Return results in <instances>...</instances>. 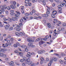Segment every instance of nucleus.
I'll list each match as a JSON object with an SVG mask.
<instances>
[{"instance_id": "nucleus-1", "label": "nucleus", "mask_w": 66, "mask_h": 66, "mask_svg": "<svg viewBox=\"0 0 66 66\" xmlns=\"http://www.w3.org/2000/svg\"><path fill=\"white\" fill-rule=\"evenodd\" d=\"M15 12L17 14H15V16L12 18L11 19L13 20V21H16V20H17V19L19 18V15H20V13L19 12L15 11Z\"/></svg>"}, {"instance_id": "nucleus-2", "label": "nucleus", "mask_w": 66, "mask_h": 66, "mask_svg": "<svg viewBox=\"0 0 66 66\" xmlns=\"http://www.w3.org/2000/svg\"><path fill=\"white\" fill-rule=\"evenodd\" d=\"M35 54V53L32 52V53L30 52L27 53V54L26 55V56L30 58L31 57V55H34Z\"/></svg>"}, {"instance_id": "nucleus-3", "label": "nucleus", "mask_w": 66, "mask_h": 66, "mask_svg": "<svg viewBox=\"0 0 66 66\" xmlns=\"http://www.w3.org/2000/svg\"><path fill=\"white\" fill-rule=\"evenodd\" d=\"M1 8L2 10V11L0 10V14H2V12H4L5 11V10H4V7L3 5H2L1 6Z\"/></svg>"}, {"instance_id": "nucleus-4", "label": "nucleus", "mask_w": 66, "mask_h": 66, "mask_svg": "<svg viewBox=\"0 0 66 66\" xmlns=\"http://www.w3.org/2000/svg\"><path fill=\"white\" fill-rule=\"evenodd\" d=\"M64 3H62L60 4V5H58L57 7L59 10H60V9H62V6H64Z\"/></svg>"}, {"instance_id": "nucleus-5", "label": "nucleus", "mask_w": 66, "mask_h": 66, "mask_svg": "<svg viewBox=\"0 0 66 66\" xmlns=\"http://www.w3.org/2000/svg\"><path fill=\"white\" fill-rule=\"evenodd\" d=\"M27 41L29 43H33L34 42V40H32V39L30 38H28Z\"/></svg>"}, {"instance_id": "nucleus-6", "label": "nucleus", "mask_w": 66, "mask_h": 66, "mask_svg": "<svg viewBox=\"0 0 66 66\" xmlns=\"http://www.w3.org/2000/svg\"><path fill=\"white\" fill-rule=\"evenodd\" d=\"M47 7V10L48 11H47L46 12V14H50V8L49 7H48V6H46Z\"/></svg>"}, {"instance_id": "nucleus-7", "label": "nucleus", "mask_w": 66, "mask_h": 66, "mask_svg": "<svg viewBox=\"0 0 66 66\" xmlns=\"http://www.w3.org/2000/svg\"><path fill=\"white\" fill-rule=\"evenodd\" d=\"M54 9H52L51 11L53 12V14L54 15H56L57 14V11L54 10Z\"/></svg>"}, {"instance_id": "nucleus-8", "label": "nucleus", "mask_w": 66, "mask_h": 66, "mask_svg": "<svg viewBox=\"0 0 66 66\" xmlns=\"http://www.w3.org/2000/svg\"><path fill=\"white\" fill-rule=\"evenodd\" d=\"M8 63L11 66H13V65L14 64V63L12 61H11L10 62H8Z\"/></svg>"}, {"instance_id": "nucleus-9", "label": "nucleus", "mask_w": 66, "mask_h": 66, "mask_svg": "<svg viewBox=\"0 0 66 66\" xmlns=\"http://www.w3.org/2000/svg\"><path fill=\"white\" fill-rule=\"evenodd\" d=\"M28 46H31V47H35V45H33L31 43H28Z\"/></svg>"}, {"instance_id": "nucleus-10", "label": "nucleus", "mask_w": 66, "mask_h": 66, "mask_svg": "<svg viewBox=\"0 0 66 66\" xmlns=\"http://www.w3.org/2000/svg\"><path fill=\"white\" fill-rule=\"evenodd\" d=\"M45 42H44L43 41H40L39 43V45L40 46V45H42V44H45Z\"/></svg>"}, {"instance_id": "nucleus-11", "label": "nucleus", "mask_w": 66, "mask_h": 66, "mask_svg": "<svg viewBox=\"0 0 66 66\" xmlns=\"http://www.w3.org/2000/svg\"><path fill=\"white\" fill-rule=\"evenodd\" d=\"M5 28V30H8V29L9 28V26L8 25H6L4 26Z\"/></svg>"}, {"instance_id": "nucleus-12", "label": "nucleus", "mask_w": 66, "mask_h": 66, "mask_svg": "<svg viewBox=\"0 0 66 66\" xmlns=\"http://www.w3.org/2000/svg\"><path fill=\"white\" fill-rule=\"evenodd\" d=\"M47 26L49 28H50L51 27V24L50 23H47Z\"/></svg>"}, {"instance_id": "nucleus-13", "label": "nucleus", "mask_w": 66, "mask_h": 66, "mask_svg": "<svg viewBox=\"0 0 66 66\" xmlns=\"http://www.w3.org/2000/svg\"><path fill=\"white\" fill-rule=\"evenodd\" d=\"M5 9H7L8 10H10L11 9V7L10 6H7V7H5L4 8Z\"/></svg>"}, {"instance_id": "nucleus-14", "label": "nucleus", "mask_w": 66, "mask_h": 66, "mask_svg": "<svg viewBox=\"0 0 66 66\" xmlns=\"http://www.w3.org/2000/svg\"><path fill=\"white\" fill-rule=\"evenodd\" d=\"M43 51H45L44 50L43 51H39L38 52V53L39 54H42L43 53Z\"/></svg>"}, {"instance_id": "nucleus-15", "label": "nucleus", "mask_w": 66, "mask_h": 66, "mask_svg": "<svg viewBox=\"0 0 66 66\" xmlns=\"http://www.w3.org/2000/svg\"><path fill=\"white\" fill-rule=\"evenodd\" d=\"M10 7L12 9H14L15 8H16V6L15 5L14 7L12 5H10Z\"/></svg>"}, {"instance_id": "nucleus-16", "label": "nucleus", "mask_w": 66, "mask_h": 66, "mask_svg": "<svg viewBox=\"0 0 66 66\" xmlns=\"http://www.w3.org/2000/svg\"><path fill=\"white\" fill-rule=\"evenodd\" d=\"M15 64L17 65H18V66H19V65H20V63H19L17 61H15Z\"/></svg>"}, {"instance_id": "nucleus-17", "label": "nucleus", "mask_w": 66, "mask_h": 66, "mask_svg": "<svg viewBox=\"0 0 66 66\" xmlns=\"http://www.w3.org/2000/svg\"><path fill=\"white\" fill-rule=\"evenodd\" d=\"M59 31H64V28H59Z\"/></svg>"}, {"instance_id": "nucleus-18", "label": "nucleus", "mask_w": 66, "mask_h": 66, "mask_svg": "<svg viewBox=\"0 0 66 66\" xmlns=\"http://www.w3.org/2000/svg\"><path fill=\"white\" fill-rule=\"evenodd\" d=\"M42 40V39L40 38L37 39L36 40V41H37V42H39V41H40V40L41 41Z\"/></svg>"}, {"instance_id": "nucleus-19", "label": "nucleus", "mask_w": 66, "mask_h": 66, "mask_svg": "<svg viewBox=\"0 0 66 66\" xmlns=\"http://www.w3.org/2000/svg\"><path fill=\"white\" fill-rule=\"evenodd\" d=\"M59 62H60V63L61 64H63V63H64V61H63L62 60H60L59 61Z\"/></svg>"}, {"instance_id": "nucleus-20", "label": "nucleus", "mask_w": 66, "mask_h": 66, "mask_svg": "<svg viewBox=\"0 0 66 66\" xmlns=\"http://www.w3.org/2000/svg\"><path fill=\"white\" fill-rule=\"evenodd\" d=\"M57 22V20L56 19H54L53 23H55L56 22Z\"/></svg>"}, {"instance_id": "nucleus-21", "label": "nucleus", "mask_w": 66, "mask_h": 66, "mask_svg": "<svg viewBox=\"0 0 66 66\" xmlns=\"http://www.w3.org/2000/svg\"><path fill=\"white\" fill-rule=\"evenodd\" d=\"M53 59L54 61H55V62H56V61H57V59H56V58L55 57H53Z\"/></svg>"}, {"instance_id": "nucleus-22", "label": "nucleus", "mask_w": 66, "mask_h": 66, "mask_svg": "<svg viewBox=\"0 0 66 66\" xmlns=\"http://www.w3.org/2000/svg\"><path fill=\"white\" fill-rule=\"evenodd\" d=\"M19 55L20 56H22L23 55V53L21 52H19Z\"/></svg>"}, {"instance_id": "nucleus-23", "label": "nucleus", "mask_w": 66, "mask_h": 66, "mask_svg": "<svg viewBox=\"0 0 66 66\" xmlns=\"http://www.w3.org/2000/svg\"><path fill=\"white\" fill-rule=\"evenodd\" d=\"M25 3L28 4L29 2V0H25Z\"/></svg>"}, {"instance_id": "nucleus-24", "label": "nucleus", "mask_w": 66, "mask_h": 66, "mask_svg": "<svg viewBox=\"0 0 66 66\" xmlns=\"http://www.w3.org/2000/svg\"><path fill=\"white\" fill-rule=\"evenodd\" d=\"M13 28L11 27L9 28V31H12V30H13Z\"/></svg>"}, {"instance_id": "nucleus-25", "label": "nucleus", "mask_w": 66, "mask_h": 66, "mask_svg": "<svg viewBox=\"0 0 66 66\" xmlns=\"http://www.w3.org/2000/svg\"><path fill=\"white\" fill-rule=\"evenodd\" d=\"M24 61H25L24 59H21L20 61V62H24Z\"/></svg>"}, {"instance_id": "nucleus-26", "label": "nucleus", "mask_w": 66, "mask_h": 66, "mask_svg": "<svg viewBox=\"0 0 66 66\" xmlns=\"http://www.w3.org/2000/svg\"><path fill=\"white\" fill-rule=\"evenodd\" d=\"M21 47L22 48H27V46H26L25 45H23L21 46Z\"/></svg>"}, {"instance_id": "nucleus-27", "label": "nucleus", "mask_w": 66, "mask_h": 66, "mask_svg": "<svg viewBox=\"0 0 66 66\" xmlns=\"http://www.w3.org/2000/svg\"><path fill=\"white\" fill-rule=\"evenodd\" d=\"M20 8L22 10H23L24 8V6H21L20 7Z\"/></svg>"}, {"instance_id": "nucleus-28", "label": "nucleus", "mask_w": 66, "mask_h": 66, "mask_svg": "<svg viewBox=\"0 0 66 66\" xmlns=\"http://www.w3.org/2000/svg\"><path fill=\"white\" fill-rule=\"evenodd\" d=\"M15 34L17 36H19V34L18 32H16L15 33Z\"/></svg>"}, {"instance_id": "nucleus-29", "label": "nucleus", "mask_w": 66, "mask_h": 66, "mask_svg": "<svg viewBox=\"0 0 66 66\" xmlns=\"http://www.w3.org/2000/svg\"><path fill=\"white\" fill-rule=\"evenodd\" d=\"M7 20H9V21H10V22H11V21H12V19H11L10 18H9L7 19Z\"/></svg>"}, {"instance_id": "nucleus-30", "label": "nucleus", "mask_w": 66, "mask_h": 66, "mask_svg": "<svg viewBox=\"0 0 66 66\" xmlns=\"http://www.w3.org/2000/svg\"><path fill=\"white\" fill-rule=\"evenodd\" d=\"M43 3L44 5H46V2L45 0H43Z\"/></svg>"}, {"instance_id": "nucleus-31", "label": "nucleus", "mask_w": 66, "mask_h": 66, "mask_svg": "<svg viewBox=\"0 0 66 66\" xmlns=\"http://www.w3.org/2000/svg\"><path fill=\"white\" fill-rule=\"evenodd\" d=\"M58 12L59 13H62V9H59L58 11Z\"/></svg>"}, {"instance_id": "nucleus-32", "label": "nucleus", "mask_w": 66, "mask_h": 66, "mask_svg": "<svg viewBox=\"0 0 66 66\" xmlns=\"http://www.w3.org/2000/svg\"><path fill=\"white\" fill-rule=\"evenodd\" d=\"M51 16L53 18H55V15H54L52 14L51 15Z\"/></svg>"}, {"instance_id": "nucleus-33", "label": "nucleus", "mask_w": 66, "mask_h": 66, "mask_svg": "<svg viewBox=\"0 0 66 66\" xmlns=\"http://www.w3.org/2000/svg\"><path fill=\"white\" fill-rule=\"evenodd\" d=\"M17 3L16 1H14L13 2V4H14V5H16Z\"/></svg>"}, {"instance_id": "nucleus-34", "label": "nucleus", "mask_w": 66, "mask_h": 66, "mask_svg": "<svg viewBox=\"0 0 66 66\" xmlns=\"http://www.w3.org/2000/svg\"><path fill=\"white\" fill-rule=\"evenodd\" d=\"M3 20H4V21H6V20H8L7 19H6V18H3Z\"/></svg>"}, {"instance_id": "nucleus-35", "label": "nucleus", "mask_w": 66, "mask_h": 66, "mask_svg": "<svg viewBox=\"0 0 66 66\" xmlns=\"http://www.w3.org/2000/svg\"><path fill=\"white\" fill-rule=\"evenodd\" d=\"M30 59L28 58L26 60V61L27 62H29L31 61H30Z\"/></svg>"}, {"instance_id": "nucleus-36", "label": "nucleus", "mask_w": 66, "mask_h": 66, "mask_svg": "<svg viewBox=\"0 0 66 66\" xmlns=\"http://www.w3.org/2000/svg\"><path fill=\"white\" fill-rule=\"evenodd\" d=\"M21 29L20 28H18L16 29V31H20Z\"/></svg>"}, {"instance_id": "nucleus-37", "label": "nucleus", "mask_w": 66, "mask_h": 66, "mask_svg": "<svg viewBox=\"0 0 66 66\" xmlns=\"http://www.w3.org/2000/svg\"><path fill=\"white\" fill-rule=\"evenodd\" d=\"M25 50L26 51V52H28V51H29V50H28V48H27H27H25Z\"/></svg>"}, {"instance_id": "nucleus-38", "label": "nucleus", "mask_w": 66, "mask_h": 66, "mask_svg": "<svg viewBox=\"0 0 66 66\" xmlns=\"http://www.w3.org/2000/svg\"><path fill=\"white\" fill-rule=\"evenodd\" d=\"M41 61H45V59H44V58L43 57L41 58Z\"/></svg>"}, {"instance_id": "nucleus-39", "label": "nucleus", "mask_w": 66, "mask_h": 66, "mask_svg": "<svg viewBox=\"0 0 66 66\" xmlns=\"http://www.w3.org/2000/svg\"><path fill=\"white\" fill-rule=\"evenodd\" d=\"M19 35H21V36H22L23 35V34L22 33V32H19Z\"/></svg>"}, {"instance_id": "nucleus-40", "label": "nucleus", "mask_w": 66, "mask_h": 66, "mask_svg": "<svg viewBox=\"0 0 66 66\" xmlns=\"http://www.w3.org/2000/svg\"><path fill=\"white\" fill-rule=\"evenodd\" d=\"M57 34L55 32H54V33H53V35L54 36H55V37L56 36V35Z\"/></svg>"}, {"instance_id": "nucleus-41", "label": "nucleus", "mask_w": 66, "mask_h": 66, "mask_svg": "<svg viewBox=\"0 0 66 66\" xmlns=\"http://www.w3.org/2000/svg\"><path fill=\"white\" fill-rule=\"evenodd\" d=\"M9 46V45L7 44V43H6L5 44V47H7L8 46Z\"/></svg>"}, {"instance_id": "nucleus-42", "label": "nucleus", "mask_w": 66, "mask_h": 66, "mask_svg": "<svg viewBox=\"0 0 66 66\" xmlns=\"http://www.w3.org/2000/svg\"><path fill=\"white\" fill-rule=\"evenodd\" d=\"M32 1L33 3H34L35 2H37V0H32Z\"/></svg>"}, {"instance_id": "nucleus-43", "label": "nucleus", "mask_w": 66, "mask_h": 66, "mask_svg": "<svg viewBox=\"0 0 66 66\" xmlns=\"http://www.w3.org/2000/svg\"><path fill=\"white\" fill-rule=\"evenodd\" d=\"M28 6H31V5H32V4L31 3H29L28 4Z\"/></svg>"}, {"instance_id": "nucleus-44", "label": "nucleus", "mask_w": 66, "mask_h": 66, "mask_svg": "<svg viewBox=\"0 0 66 66\" xmlns=\"http://www.w3.org/2000/svg\"><path fill=\"white\" fill-rule=\"evenodd\" d=\"M46 14H44L42 15V16L43 17H46Z\"/></svg>"}, {"instance_id": "nucleus-45", "label": "nucleus", "mask_w": 66, "mask_h": 66, "mask_svg": "<svg viewBox=\"0 0 66 66\" xmlns=\"http://www.w3.org/2000/svg\"><path fill=\"white\" fill-rule=\"evenodd\" d=\"M61 55H62V56H65L66 55L65 54L63 53H62L61 54Z\"/></svg>"}, {"instance_id": "nucleus-46", "label": "nucleus", "mask_w": 66, "mask_h": 66, "mask_svg": "<svg viewBox=\"0 0 66 66\" xmlns=\"http://www.w3.org/2000/svg\"><path fill=\"white\" fill-rule=\"evenodd\" d=\"M10 14L11 15H15V13L14 12H12V13H10Z\"/></svg>"}, {"instance_id": "nucleus-47", "label": "nucleus", "mask_w": 66, "mask_h": 66, "mask_svg": "<svg viewBox=\"0 0 66 66\" xmlns=\"http://www.w3.org/2000/svg\"><path fill=\"white\" fill-rule=\"evenodd\" d=\"M5 13L6 15H8V14H9V12L7 11L6 10L5 11Z\"/></svg>"}, {"instance_id": "nucleus-48", "label": "nucleus", "mask_w": 66, "mask_h": 66, "mask_svg": "<svg viewBox=\"0 0 66 66\" xmlns=\"http://www.w3.org/2000/svg\"><path fill=\"white\" fill-rule=\"evenodd\" d=\"M3 57H6V55L5 54H4L3 55Z\"/></svg>"}, {"instance_id": "nucleus-49", "label": "nucleus", "mask_w": 66, "mask_h": 66, "mask_svg": "<svg viewBox=\"0 0 66 66\" xmlns=\"http://www.w3.org/2000/svg\"><path fill=\"white\" fill-rule=\"evenodd\" d=\"M0 17L2 18H3V17H4V15H0Z\"/></svg>"}, {"instance_id": "nucleus-50", "label": "nucleus", "mask_w": 66, "mask_h": 66, "mask_svg": "<svg viewBox=\"0 0 66 66\" xmlns=\"http://www.w3.org/2000/svg\"><path fill=\"white\" fill-rule=\"evenodd\" d=\"M26 16H29V14L28 13H26L24 14Z\"/></svg>"}, {"instance_id": "nucleus-51", "label": "nucleus", "mask_w": 66, "mask_h": 66, "mask_svg": "<svg viewBox=\"0 0 66 66\" xmlns=\"http://www.w3.org/2000/svg\"><path fill=\"white\" fill-rule=\"evenodd\" d=\"M28 62V65H30V64H31V61H30Z\"/></svg>"}, {"instance_id": "nucleus-52", "label": "nucleus", "mask_w": 66, "mask_h": 66, "mask_svg": "<svg viewBox=\"0 0 66 66\" xmlns=\"http://www.w3.org/2000/svg\"><path fill=\"white\" fill-rule=\"evenodd\" d=\"M46 61H47V62H48L49 61V58L48 57H47L46 58Z\"/></svg>"}, {"instance_id": "nucleus-53", "label": "nucleus", "mask_w": 66, "mask_h": 66, "mask_svg": "<svg viewBox=\"0 0 66 66\" xmlns=\"http://www.w3.org/2000/svg\"><path fill=\"white\" fill-rule=\"evenodd\" d=\"M26 18H27V17H24L23 18V19H24V20H26Z\"/></svg>"}, {"instance_id": "nucleus-54", "label": "nucleus", "mask_w": 66, "mask_h": 66, "mask_svg": "<svg viewBox=\"0 0 66 66\" xmlns=\"http://www.w3.org/2000/svg\"><path fill=\"white\" fill-rule=\"evenodd\" d=\"M21 12L22 14H24V10H22Z\"/></svg>"}, {"instance_id": "nucleus-55", "label": "nucleus", "mask_w": 66, "mask_h": 66, "mask_svg": "<svg viewBox=\"0 0 66 66\" xmlns=\"http://www.w3.org/2000/svg\"><path fill=\"white\" fill-rule=\"evenodd\" d=\"M57 23L58 24H62V23H61V22H60V21H58L57 22Z\"/></svg>"}, {"instance_id": "nucleus-56", "label": "nucleus", "mask_w": 66, "mask_h": 66, "mask_svg": "<svg viewBox=\"0 0 66 66\" xmlns=\"http://www.w3.org/2000/svg\"><path fill=\"white\" fill-rule=\"evenodd\" d=\"M3 48V49L4 50V51H7V49L6 48Z\"/></svg>"}, {"instance_id": "nucleus-57", "label": "nucleus", "mask_w": 66, "mask_h": 66, "mask_svg": "<svg viewBox=\"0 0 66 66\" xmlns=\"http://www.w3.org/2000/svg\"><path fill=\"white\" fill-rule=\"evenodd\" d=\"M23 59L24 60V61H26V60L27 59V58L25 57H23Z\"/></svg>"}, {"instance_id": "nucleus-58", "label": "nucleus", "mask_w": 66, "mask_h": 66, "mask_svg": "<svg viewBox=\"0 0 66 66\" xmlns=\"http://www.w3.org/2000/svg\"><path fill=\"white\" fill-rule=\"evenodd\" d=\"M16 44L18 46H20V44L18 42L16 43Z\"/></svg>"}, {"instance_id": "nucleus-59", "label": "nucleus", "mask_w": 66, "mask_h": 66, "mask_svg": "<svg viewBox=\"0 0 66 66\" xmlns=\"http://www.w3.org/2000/svg\"><path fill=\"white\" fill-rule=\"evenodd\" d=\"M53 59H51L50 60V62L51 63H52V62H53Z\"/></svg>"}, {"instance_id": "nucleus-60", "label": "nucleus", "mask_w": 66, "mask_h": 66, "mask_svg": "<svg viewBox=\"0 0 66 66\" xmlns=\"http://www.w3.org/2000/svg\"><path fill=\"white\" fill-rule=\"evenodd\" d=\"M10 12L11 13H13V12H14V11L13 10H10Z\"/></svg>"}, {"instance_id": "nucleus-61", "label": "nucleus", "mask_w": 66, "mask_h": 66, "mask_svg": "<svg viewBox=\"0 0 66 66\" xmlns=\"http://www.w3.org/2000/svg\"><path fill=\"white\" fill-rule=\"evenodd\" d=\"M51 63H48V66H51Z\"/></svg>"}, {"instance_id": "nucleus-62", "label": "nucleus", "mask_w": 66, "mask_h": 66, "mask_svg": "<svg viewBox=\"0 0 66 66\" xmlns=\"http://www.w3.org/2000/svg\"><path fill=\"white\" fill-rule=\"evenodd\" d=\"M34 19H38V17H36V16H35L34 17Z\"/></svg>"}, {"instance_id": "nucleus-63", "label": "nucleus", "mask_w": 66, "mask_h": 66, "mask_svg": "<svg viewBox=\"0 0 66 66\" xmlns=\"http://www.w3.org/2000/svg\"><path fill=\"white\" fill-rule=\"evenodd\" d=\"M8 39V38H5L4 40L5 41H7V40Z\"/></svg>"}, {"instance_id": "nucleus-64", "label": "nucleus", "mask_w": 66, "mask_h": 66, "mask_svg": "<svg viewBox=\"0 0 66 66\" xmlns=\"http://www.w3.org/2000/svg\"><path fill=\"white\" fill-rule=\"evenodd\" d=\"M62 26H66V24L65 23H63L62 24Z\"/></svg>"}]
</instances>
